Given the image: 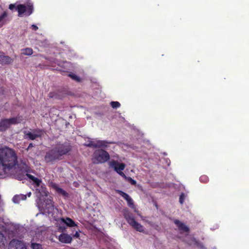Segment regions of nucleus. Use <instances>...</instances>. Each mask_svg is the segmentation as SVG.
Segmentation results:
<instances>
[{"label":"nucleus","mask_w":249,"mask_h":249,"mask_svg":"<svg viewBox=\"0 0 249 249\" xmlns=\"http://www.w3.org/2000/svg\"><path fill=\"white\" fill-rule=\"evenodd\" d=\"M68 147L69 150H68V152L70 151L71 149V146L70 144L68 142H66L64 144H57L56 147H55V149L57 152H59V151L62 150H65L66 147Z\"/></svg>","instance_id":"nucleus-16"},{"label":"nucleus","mask_w":249,"mask_h":249,"mask_svg":"<svg viewBox=\"0 0 249 249\" xmlns=\"http://www.w3.org/2000/svg\"><path fill=\"white\" fill-rule=\"evenodd\" d=\"M41 135L42 132L40 131H28L25 133V138L34 140L37 138L41 137Z\"/></svg>","instance_id":"nucleus-12"},{"label":"nucleus","mask_w":249,"mask_h":249,"mask_svg":"<svg viewBox=\"0 0 249 249\" xmlns=\"http://www.w3.org/2000/svg\"><path fill=\"white\" fill-rule=\"evenodd\" d=\"M61 221L69 227H71L76 226V224L74 223V222L70 218H67L66 219L61 218Z\"/></svg>","instance_id":"nucleus-18"},{"label":"nucleus","mask_w":249,"mask_h":249,"mask_svg":"<svg viewBox=\"0 0 249 249\" xmlns=\"http://www.w3.org/2000/svg\"><path fill=\"white\" fill-rule=\"evenodd\" d=\"M32 27L35 30H36L38 29V27L35 25H32Z\"/></svg>","instance_id":"nucleus-32"},{"label":"nucleus","mask_w":249,"mask_h":249,"mask_svg":"<svg viewBox=\"0 0 249 249\" xmlns=\"http://www.w3.org/2000/svg\"><path fill=\"white\" fill-rule=\"evenodd\" d=\"M74 237L78 238L79 237V234L78 232H76L75 234L74 235Z\"/></svg>","instance_id":"nucleus-34"},{"label":"nucleus","mask_w":249,"mask_h":249,"mask_svg":"<svg viewBox=\"0 0 249 249\" xmlns=\"http://www.w3.org/2000/svg\"><path fill=\"white\" fill-rule=\"evenodd\" d=\"M203 178H206L205 177H201L200 178V180L201 181H203Z\"/></svg>","instance_id":"nucleus-35"},{"label":"nucleus","mask_w":249,"mask_h":249,"mask_svg":"<svg viewBox=\"0 0 249 249\" xmlns=\"http://www.w3.org/2000/svg\"><path fill=\"white\" fill-rule=\"evenodd\" d=\"M36 194L40 201L44 200L41 207L44 209L45 212L49 214L52 213L54 210V206L51 197L48 196V192L46 188L42 186H40V185L39 187L36 186Z\"/></svg>","instance_id":"nucleus-2"},{"label":"nucleus","mask_w":249,"mask_h":249,"mask_svg":"<svg viewBox=\"0 0 249 249\" xmlns=\"http://www.w3.org/2000/svg\"><path fill=\"white\" fill-rule=\"evenodd\" d=\"M0 61L2 63L9 64L12 63V59L9 56L0 55Z\"/></svg>","instance_id":"nucleus-20"},{"label":"nucleus","mask_w":249,"mask_h":249,"mask_svg":"<svg viewBox=\"0 0 249 249\" xmlns=\"http://www.w3.org/2000/svg\"><path fill=\"white\" fill-rule=\"evenodd\" d=\"M112 142H109L102 140H94L90 141L86 144L88 146L93 147L107 148L109 144L113 143Z\"/></svg>","instance_id":"nucleus-8"},{"label":"nucleus","mask_w":249,"mask_h":249,"mask_svg":"<svg viewBox=\"0 0 249 249\" xmlns=\"http://www.w3.org/2000/svg\"><path fill=\"white\" fill-rule=\"evenodd\" d=\"M26 196L23 195H19L15 196L13 198V201L15 203H18L21 200H25Z\"/></svg>","instance_id":"nucleus-19"},{"label":"nucleus","mask_w":249,"mask_h":249,"mask_svg":"<svg viewBox=\"0 0 249 249\" xmlns=\"http://www.w3.org/2000/svg\"><path fill=\"white\" fill-rule=\"evenodd\" d=\"M120 195L127 201L128 205L131 208L133 209L134 210V212L137 213V214L142 218V216L140 215L139 212L135 208V205L133 203V201L132 198L127 194L124 193L123 192H120Z\"/></svg>","instance_id":"nucleus-10"},{"label":"nucleus","mask_w":249,"mask_h":249,"mask_svg":"<svg viewBox=\"0 0 249 249\" xmlns=\"http://www.w3.org/2000/svg\"><path fill=\"white\" fill-rule=\"evenodd\" d=\"M69 148L66 147L65 150H62L59 151V152H57L55 148L53 149L46 153L45 159V160L47 162H52L57 159L61 156L66 154L68 153Z\"/></svg>","instance_id":"nucleus-5"},{"label":"nucleus","mask_w":249,"mask_h":249,"mask_svg":"<svg viewBox=\"0 0 249 249\" xmlns=\"http://www.w3.org/2000/svg\"><path fill=\"white\" fill-rule=\"evenodd\" d=\"M32 249H42L41 246L39 244L32 243Z\"/></svg>","instance_id":"nucleus-24"},{"label":"nucleus","mask_w":249,"mask_h":249,"mask_svg":"<svg viewBox=\"0 0 249 249\" xmlns=\"http://www.w3.org/2000/svg\"><path fill=\"white\" fill-rule=\"evenodd\" d=\"M58 239L62 243L69 244L71 242L72 237L67 233H63L58 236Z\"/></svg>","instance_id":"nucleus-13"},{"label":"nucleus","mask_w":249,"mask_h":249,"mask_svg":"<svg viewBox=\"0 0 249 249\" xmlns=\"http://www.w3.org/2000/svg\"><path fill=\"white\" fill-rule=\"evenodd\" d=\"M2 93V91L1 90H0V95Z\"/></svg>","instance_id":"nucleus-38"},{"label":"nucleus","mask_w":249,"mask_h":249,"mask_svg":"<svg viewBox=\"0 0 249 249\" xmlns=\"http://www.w3.org/2000/svg\"><path fill=\"white\" fill-rule=\"evenodd\" d=\"M185 197V196L184 194H181L180 195V198H179V202L181 204H182L183 203Z\"/></svg>","instance_id":"nucleus-27"},{"label":"nucleus","mask_w":249,"mask_h":249,"mask_svg":"<svg viewBox=\"0 0 249 249\" xmlns=\"http://www.w3.org/2000/svg\"><path fill=\"white\" fill-rule=\"evenodd\" d=\"M109 157L107 152L102 149H99L94 152L92 160L94 163H103L107 161L109 159Z\"/></svg>","instance_id":"nucleus-4"},{"label":"nucleus","mask_w":249,"mask_h":249,"mask_svg":"<svg viewBox=\"0 0 249 249\" xmlns=\"http://www.w3.org/2000/svg\"><path fill=\"white\" fill-rule=\"evenodd\" d=\"M31 195V192L29 193L28 194V196H29H29H30Z\"/></svg>","instance_id":"nucleus-37"},{"label":"nucleus","mask_w":249,"mask_h":249,"mask_svg":"<svg viewBox=\"0 0 249 249\" xmlns=\"http://www.w3.org/2000/svg\"><path fill=\"white\" fill-rule=\"evenodd\" d=\"M205 179V178H203V181H204L205 180H207V179H206H206Z\"/></svg>","instance_id":"nucleus-39"},{"label":"nucleus","mask_w":249,"mask_h":249,"mask_svg":"<svg viewBox=\"0 0 249 249\" xmlns=\"http://www.w3.org/2000/svg\"><path fill=\"white\" fill-rule=\"evenodd\" d=\"M70 77H71L72 79L76 80L77 81H80V78L76 75L73 74H69Z\"/></svg>","instance_id":"nucleus-26"},{"label":"nucleus","mask_w":249,"mask_h":249,"mask_svg":"<svg viewBox=\"0 0 249 249\" xmlns=\"http://www.w3.org/2000/svg\"><path fill=\"white\" fill-rule=\"evenodd\" d=\"M32 146H33L32 144V143H30V144H29V146H28V148H30V147H32Z\"/></svg>","instance_id":"nucleus-36"},{"label":"nucleus","mask_w":249,"mask_h":249,"mask_svg":"<svg viewBox=\"0 0 249 249\" xmlns=\"http://www.w3.org/2000/svg\"><path fill=\"white\" fill-rule=\"evenodd\" d=\"M4 240V237L2 233L0 232V244L2 243Z\"/></svg>","instance_id":"nucleus-29"},{"label":"nucleus","mask_w":249,"mask_h":249,"mask_svg":"<svg viewBox=\"0 0 249 249\" xmlns=\"http://www.w3.org/2000/svg\"><path fill=\"white\" fill-rule=\"evenodd\" d=\"M51 187L58 194L62 195L64 197H68V194L63 189L60 188L59 186L53 183L51 184Z\"/></svg>","instance_id":"nucleus-14"},{"label":"nucleus","mask_w":249,"mask_h":249,"mask_svg":"<svg viewBox=\"0 0 249 249\" xmlns=\"http://www.w3.org/2000/svg\"><path fill=\"white\" fill-rule=\"evenodd\" d=\"M174 222L180 230L182 231H183L186 232L189 231V228L183 223L180 222L179 221L176 220H175Z\"/></svg>","instance_id":"nucleus-17"},{"label":"nucleus","mask_w":249,"mask_h":249,"mask_svg":"<svg viewBox=\"0 0 249 249\" xmlns=\"http://www.w3.org/2000/svg\"><path fill=\"white\" fill-rule=\"evenodd\" d=\"M27 177L32 180L33 178L34 177L33 176L30 175V174H27Z\"/></svg>","instance_id":"nucleus-33"},{"label":"nucleus","mask_w":249,"mask_h":249,"mask_svg":"<svg viewBox=\"0 0 249 249\" xmlns=\"http://www.w3.org/2000/svg\"><path fill=\"white\" fill-rule=\"evenodd\" d=\"M128 180L130 181V182L133 185H135L136 183V181L132 179L131 178H128Z\"/></svg>","instance_id":"nucleus-30"},{"label":"nucleus","mask_w":249,"mask_h":249,"mask_svg":"<svg viewBox=\"0 0 249 249\" xmlns=\"http://www.w3.org/2000/svg\"><path fill=\"white\" fill-rule=\"evenodd\" d=\"M8 249H26V247L21 241L13 240L9 244Z\"/></svg>","instance_id":"nucleus-9"},{"label":"nucleus","mask_w":249,"mask_h":249,"mask_svg":"<svg viewBox=\"0 0 249 249\" xmlns=\"http://www.w3.org/2000/svg\"><path fill=\"white\" fill-rule=\"evenodd\" d=\"M124 215L127 223L135 230L141 232H144V228L137 222L134 217L127 209L124 210Z\"/></svg>","instance_id":"nucleus-3"},{"label":"nucleus","mask_w":249,"mask_h":249,"mask_svg":"<svg viewBox=\"0 0 249 249\" xmlns=\"http://www.w3.org/2000/svg\"><path fill=\"white\" fill-rule=\"evenodd\" d=\"M33 8V5L31 4H19L17 7L19 17H21L23 14L27 16L30 15L32 13Z\"/></svg>","instance_id":"nucleus-7"},{"label":"nucleus","mask_w":249,"mask_h":249,"mask_svg":"<svg viewBox=\"0 0 249 249\" xmlns=\"http://www.w3.org/2000/svg\"><path fill=\"white\" fill-rule=\"evenodd\" d=\"M16 7V5L14 4H11L9 5V8L10 10H13L14 8Z\"/></svg>","instance_id":"nucleus-31"},{"label":"nucleus","mask_w":249,"mask_h":249,"mask_svg":"<svg viewBox=\"0 0 249 249\" xmlns=\"http://www.w3.org/2000/svg\"><path fill=\"white\" fill-rule=\"evenodd\" d=\"M117 173L124 178L125 179L127 178L124 174L122 172V171H118Z\"/></svg>","instance_id":"nucleus-28"},{"label":"nucleus","mask_w":249,"mask_h":249,"mask_svg":"<svg viewBox=\"0 0 249 249\" xmlns=\"http://www.w3.org/2000/svg\"><path fill=\"white\" fill-rule=\"evenodd\" d=\"M18 164L15 151L5 146L0 148V174H11Z\"/></svg>","instance_id":"nucleus-1"},{"label":"nucleus","mask_w":249,"mask_h":249,"mask_svg":"<svg viewBox=\"0 0 249 249\" xmlns=\"http://www.w3.org/2000/svg\"><path fill=\"white\" fill-rule=\"evenodd\" d=\"M33 53V50L31 48H27L22 50V54L27 55H31Z\"/></svg>","instance_id":"nucleus-22"},{"label":"nucleus","mask_w":249,"mask_h":249,"mask_svg":"<svg viewBox=\"0 0 249 249\" xmlns=\"http://www.w3.org/2000/svg\"><path fill=\"white\" fill-rule=\"evenodd\" d=\"M7 13L4 12L1 15H0V26H2L5 23V20L7 16Z\"/></svg>","instance_id":"nucleus-21"},{"label":"nucleus","mask_w":249,"mask_h":249,"mask_svg":"<svg viewBox=\"0 0 249 249\" xmlns=\"http://www.w3.org/2000/svg\"><path fill=\"white\" fill-rule=\"evenodd\" d=\"M109 165L110 167L113 168L116 172L123 171L125 167V165L124 163H119L114 160L110 161Z\"/></svg>","instance_id":"nucleus-11"},{"label":"nucleus","mask_w":249,"mask_h":249,"mask_svg":"<svg viewBox=\"0 0 249 249\" xmlns=\"http://www.w3.org/2000/svg\"><path fill=\"white\" fill-rule=\"evenodd\" d=\"M21 117H14L10 119H2L0 121V131H5L11 125L16 124L22 121Z\"/></svg>","instance_id":"nucleus-6"},{"label":"nucleus","mask_w":249,"mask_h":249,"mask_svg":"<svg viewBox=\"0 0 249 249\" xmlns=\"http://www.w3.org/2000/svg\"><path fill=\"white\" fill-rule=\"evenodd\" d=\"M32 180L36 183L37 186L39 187V185H40L41 183V181L38 178L34 177L32 179Z\"/></svg>","instance_id":"nucleus-25"},{"label":"nucleus","mask_w":249,"mask_h":249,"mask_svg":"<svg viewBox=\"0 0 249 249\" xmlns=\"http://www.w3.org/2000/svg\"><path fill=\"white\" fill-rule=\"evenodd\" d=\"M51 187L58 194L62 195L64 197H68V194L63 189L60 188L59 186L53 183L51 184Z\"/></svg>","instance_id":"nucleus-15"},{"label":"nucleus","mask_w":249,"mask_h":249,"mask_svg":"<svg viewBox=\"0 0 249 249\" xmlns=\"http://www.w3.org/2000/svg\"><path fill=\"white\" fill-rule=\"evenodd\" d=\"M111 106L113 108H117L120 107V104L118 102H111Z\"/></svg>","instance_id":"nucleus-23"}]
</instances>
